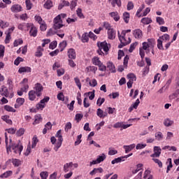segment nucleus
I'll return each instance as SVG.
<instances>
[{
	"label": "nucleus",
	"instance_id": "nucleus-1",
	"mask_svg": "<svg viewBox=\"0 0 179 179\" xmlns=\"http://www.w3.org/2000/svg\"><path fill=\"white\" fill-rule=\"evenodd\" d=\"M127 33H131V29L123 30L121 34H120V31L117 32V36L121 43V44L118 45V48H122V47H125V45H128V44L131 43V38H128L127 41L125 38Z\"/></svg>",
	"mask_w": 179,
	"mask_h": 179
},
{
	"label": "nucleus",
	"instance_id": "nucleus-2",
	"mask_svg": "<svg viewBox=\"0 0 179 179\" xmlns=\"http://www.w3.org/2000/svg\"><path fill=\"white\" fill-rule=\"evenodd\" d=\"M97 46L99 47V50L97 51L99 55H103V54H104L103 52H108L109 49L107 42H98Z\"/></svg>",
	"mask_w": 179,
	"mask_h": 179
},
{
	"label": "nucleus",
	"instance_id": "nucleus-3",
	"mask_svg": "<svg viewBox=\"0 0 179 179\" xmlns=\"http://www.w3.org/2000/svg\"><path fill=\"white\" fill-rule=\"evenodd\" d=\"M154 47L155 39H148V42L143 43V48H141L147 51V52H149L150 50H153Z\"/></svg>",
	"mask_w": 179,
	"mask_h": 179
},
{
	"label": "nucleus",
	"instance_id": "nucleus-4",
	"mask_svg": "<svg viewBox=\"0 0 179 179\" xmlns=\"http://www.w3.org/2000/svg\"><path fill=\"white\" fill-rule=\"evenodd\" d=\"M53 29L58 30L64 27L62 24V20H61V15H57L53 20Z\"/></svg>",
	"mask_w": 179,
	"mask_h": 179
},
{
	"label": "nucleus",
	"instance_id": "nucleus-5",
	"mask_svg": "<svg viewBox=\"0 0 179 179\" xmlns=\"http://www.w3.org/2000/svg\"><path fill=\"white\" fill-rule=\"evenodd\" d=\"M34 90L35 93L36 94L37 97H40L41 94H43L42 92L44 90V87L41 83H36L35 84V86L34 87Z\"/></svg>",
	"mask_w": 179,
	"mask_h": 179
},
{
	"label": "nucleus",
	"instance_id": "nucleus-6",
	"mask_svg": "<svg viewBox=\"0 0 179 179\" xmlns=\"http://www.w3.org/2000/svg\"><path fill=\"white\" fill-rule=\"evenodd\" d=\"M10 149H12L16 155H20L22 150H23V145H21L20 143L13 144L10 146Z\"/></svg>",
	"mask_w": 179,
	"mask_h": 179
},
{
	"label": "nucleus",
	"instance_id": "nucleus-7",
	"mask_svg": "<svg viewBox=\"0 0 179 179\" xmlns=\"http://www.w3.org/2000/svg\"><path fill=\"white\" fill-rule=\"evenodd\" d=\"M153 152L154 153L150 155V157H160V155H162V148H160L159 146H154Z\"/></svg>",
	"mask_w": 179,
	"mask_h": 179
},
{
	"label": "nucleus",
	"instance_id": "nucleus-8",
	"mask_svg": "<svg viewBox=\"0 0 179 179\" xmlns=\"http://www.w3.org/2000/svg\"><path fill=\"white\" fill-rule=\"evenodd\" d=\"M29 29H30L29 36H31V37H37V27H36V26H34L33 23H31V25L29 26Z\"/></svg>",
	"mask_w": 179,
	"mask_h": 179
},
{
	"label": "nucleus",
	"instance_id": "nucleus-9",
	"mask_svg": "<svg viewBox=\"0 0 179 179\" xmlns=\"http://www.w3.org/2000/svg\"><path fill=\"white\" fill-rule=\"evenodd\" d=\"M11 12L13 13H19L23 10V8L20 4H13L10 8Z\"/></svg>",
	"mask_w": 179,
	"mask_h": 179
},
{
	"label": "nucleus",
	"instance_id": "nucleus-10",
	"mask_svg": "<svg viewBox=\"0 0 179 179\" xmlns=\"http://www.w3.org/2000/svg\"><path fill=\"white\" fill-rule=\"evenodd\" d=\"M21 85H22V87L21 88V90L27 93V90H29V79L24 78L21 82Z\"/></svg>",
	"mask_w": 179,
	"mask_h": 179
},
{
	"label": "nucleus",
	"instance_id": "nucleus-11",
	"mask_svg": "<svg viewBox=\"0 0 179 179\" xmlns=\"http://www.w3.org/2000/svg\"><path fill=\"white\" fill-rule=\"evenodd\" d=\"M31 23L23 22L18 24L17 29H19V30H22V31H23V30H29V27L31 26Z\"/></svg>",
	"mask_w": 179,
	"mask_h": 179
},
{
	"label": "nucleus",
	"instance_id": "nucleus-12",
	"mask_svg": "<svg viewBox=\"0 0 179 179\" xmlns=\"http://www.w3.org/2000/svg\"><path fill=\"white\" fill-rule=\"evenodd\" d=\"M5 142L7 153L9 154V152H10V143H12V139L10 138L8 141L7 133H5Z\"/></svg>",
	"mask_w": 179,
	"mask_h": 179
},
{
	"label": "nucleus",
	"instance_id": "nucleus-13",
	"mask_svg": "<svg viewBox=\"0 0 179 179\" xmlns=\"http://www.w3.org/2000/svg\"><path fill=\"white\" fill-rule=\"evenodd\" d=\"M67 55L70 59H76V52L73 48L69 49Z\"/></svg>",
	"mask_w": 179,
	"mask_h": 179
},
{
	"label": "nucleus",
	"instance_id": "nucleus-14",
	"mask_svg": "<svg viewBox=\"0 0 179 179\" xmlns=\"http://www.w3.org/2000/svg\"><path fill=\"white\" fill-rule=\"evenodd\" d=\"M141 103V101H139V99H137L134 103L131 104V106L129 108L128 111L129 113H131V111L134 110H136L138 108V106H139Z\"/></svg>",
	"mask_w": 179,
	"mask_h": 179
},
{
	"label": "nucleus",
	"instance_id": "nucleus-15",
	"mask_svg": "<svg viewBox=\"0 0 179 179\" xmlns=\"http://www.w3.org/2000/svg\"><path fill=\"white\" fill-rule=\"evenodd\" d=\"M0 94L1 96H4V97H8L9 96L8 88L3 85L0 89Z\"/></svg>",
	"mask_w": 179,
	"mask_h": 179
},
{
	"label": "nucleus",
	"instance_id": "nucleus-16",
	"mask_svg": "<svg viewBox=\"0 0 179 179\" xmlns=\"http://www.w3.org/2000/svg\"><path fill=\"white\" fill-rule=\"evenodd\" d=\"M19 73H30L31 68L29 66L20 67L18 70Z\"/></svg>",
	"mask_w": 179,
	"mask_h": 179
},
{
	"label": "nucleus",
	"instance_id": "nucleus-17",
	"mask_svg": "<svg viewBox=\"0 0 179 179\" xmlns=\"http://www.w3.org/2000/svg\"><path fill=\"white\" fill-rule=\"evenodd\" d=\"M136 145L135 143L129 145H124L123 149L125 150V153H129L133 149H135Z\"/></svg>",
	"mask_w": 179,
	"mask_h": 179
},
{
	"label": "nucleus",
	"instance_id": "nucleus-18",
	"mask_svg": "<svg viewBox=\"0 0 179 179\" xmlns=\"http://www.w3.org/2000/svg\"><path fill=\"white\" fill-rule=\"evenodd\" d=\"M115 35L116 32L113 29L108 31V38H109V40H114V38H115Z\"/></svg>",
	"mask_w": 179,
	"mask_h": 179
},
{
	"label": "nucleus",
	"instance_id": "nucleus-19",
	"mask_svg": "<svg viewBox=\"0 0 179 179\" xmlns=\"http://www.w3.org/2000/svg\"><path fill=\"white\" fill-rule=\"evenodd\" d=\"M86 82H87L91 87H96L97 86V80L96 79L90 80V78H86Z\"/></svg>",
	"mask_w": 179,
	"mask_h": 179
},
{
	"label": "nucleus",
	"instance_id": "nucleus-20",
	"mask_svg": "<svg viewBox=\"0 0 179 179\" xmlns=\"http://www.w3.org/2000/svg\"><path fill=\"white\" fill-rule=\"evenodd\" d=\"M96 115L99 117V118H105V117H107L108 113L107 112L103 111L101 108H98L96 110Z\"/></svg>",
	"mask_w": 179,
	"mask_h": 179
},
{
	"label": "nucleus",
	"instance_id": "nucleus-21",
	"mask_svg": "<svg viewBox=\"0 0 179 179\" xmlns=\"http://www.w3.org/2000/svg\"><path fill=\"white\" fill-rule=\"evenodd\" d=\"M28 96H29V99L31 101H34V100H36L37 94L36 93V91L31 90L29 92Z\"/></svg>",
	"mask_w": 179,
	"mask_h": 179
},
{
	"label": "nucleus",
	"instance_id": "nucleus-22",
	"mask_svg": "<svg viewBox=\"0 0 179 179\" xmlns=\"http://www.w3.org/2000/svg\"><path fill=\"white\" fill-rule=\"evenodd\" d=\"M24 103V98H18L16 100V104H15V108H19L20 106H23Z\"/></svg>",
	"mask_w": 179,
	"mask_h": 179
},
{
	"label": "nucleus",
	"instance_id": "nucleus-23",
	"mask_svg": "<svg viewBox=\"0 0 179 179\" xmlns=\"http://www.w3.org/2000/svg\"><path fill=\"white\" fill-rule=\"evenodd\" d=\"M133 35L134 36L135 38H141L143 34L141 29H135L133 32Z\"/></svg>",
	"mask_w": 179,
	"mask_h": 179
},
{
	"label": "nucleus",
	"instance_id": "nucleus-24",
	"mask_svg": "<svg viewBox=\"0 0 179 179\" xmlns=\"http://www.w3.org/2000/svg\"><path fill=\"white\" fill-rule=\"evenodd\" d=\"M43 121V118L41 117V115H36L34 117V121L33 122V125H37L38 124H40Z\"/></svg>",
	"mask_w": 179,
	"mask_h": 179
},
{
	"label": "nucleus",
	"instance_id": "nucleus-25",
	"mask_svg": "<svg viewBox=\"0 0 179 179\" xmlns=\"http://www.w3.org/2000/svg\"><path fill=\"white\" fill-rule=\"evenodd\" d=\"M159 39L162 40V43H167V41H170V35L165 34L162 36H159Z\"/></svg>",
	"mask_w": 179,
	"mask_h": 179
},
{
	"label": "nucleus",
	"instance_id": "nucleus-26",
	"mask_svg": "<svg viewBox=\"0 0 179 179\" xmlns=\"http://www.w3.org/2000/svg\"><path fill=\"white\" fill-rule=\"evenodd\" d=\"M72 167H73V163L69 162V163L65 164L64 165V173H68V171H69V169H72Z\"/></svg>",
	"mask_w": 179,
	"mask_h": 179
},
{
	"label": "nucleus",
	"instance_id": "nucleus-27",
	"mask_svg": "<svg viewBox=\"0 0 179 179\" xmlns=\"http://www.w3.org/2000/svg\"><path fill=\"white\" fill-rule=\"evenodd\" d=\"M80 41H82V43H89V34H87V32L83 34L80 38Z\"/></svg>",
	"mask_w": 179,
	"mask_h": 179
},
{
	"label": "nucleus",
	"instance_id": "nucleus-28",
	"mask_svg": "<svg viewBox=\"0 0 179 179\" xmlns=\"http://www.w3.org/2000/svg\"><path fill=\"white\" fill-rule=\"evenodd\" d=\"M53 6L54 5L52 3V1L51 0H47L43 5V8H45V9H51V8H52Z\"/></svg>",
	"mask_w": 179,
	"mask_h": 179
},
{
	"label": "nucleus",
	"instance_id": "nucleus-29",
	"mask_svg": "<svg viewBox=\"0 0 179 179\" xmlns=\"http://www.w3.org/2000/svg\"><path fill=\"white\" fill-rule=\"evenodd\" d=\"M43 51H44V49H43L41 46H38L36 52H35V57H38V58H40V57H43Z\"/></svg>",
	"mask_w": 179,
	"mask_h": 179
},
{
	"label": "nucleus",
	"instance_id": "nucleus-30",
	"mask_svg": "<svg viewBox=\"0 0 179 179\" xmlns=\"http://www.w3.org/2000/svg\"><path fill=\"white\" fill-rule=\"evenodd\" d=\"M110 16L113 17L115 22H118L120 20V15L117 12H112L109 13Z\"/></svg>",
	"mask_w": 179,
	"mask_h": 179
},
{
	"label": "nucleus",
	"instance_id": "nucleus-31",
	"mask_svg": "<svg viewBox=\"0 0 179 179\" xmlns=\"http://www.w3.org/2000/svg\"><path fill=\"white\" fill-rule=\"evenodd\" d=\"M13 174V172L12 171H7L4 172L3 174L0 175V178H8L10 177Z\"/></svg>",
	"mask_w": 179,
	"mask_h": 179
},
{
	"label": "nucleus",
	"instance_id": "nucleus-32",
	"mask_svg": "<svg viewBox=\"0 0 179 179\" xmlns=\"http://www.w3.org/2000/svg\"><path fill=\"white\" fill-rule=\"evenodd\" d=\"M107 68L109 69V70L110 71V72H112L113 73H115L116 70H115V66H114V64H113V62H108L107 64Z\"/></svg>",
	"mask_w": 179,
	"mask_h": 179
},
{
	"label": "nucleus",
	"instance_id": "nucleus-33",
	"mask_svg": "<svg viewBox=\"0 0 179 179\" xmlns=\"http://www.w3.org/2000/svg\"><path fill=\"white\" fill-rule=\"evenodd\" d=\"M155 138L156 141H163V133H162L161 131H157L155 134Z\"/></svg>",
	"mask_w": 179,
	"mask_h": 179
},
{
	"label": "nucleus",
	"instance_id": "nucleus-34",
	"mask_svg": "<svg viewBox=\"0 0 179 179\" xmlns=\"http://www.w3.org/2000/svg\"><path fill=\"white\" fill-rule=\"evenodd\" d=\"M121 162H125V159H124V157H119L112 160L111 164H117L118 163H121Z\"/></svg>",
	"mask_w": 179,
	"mask_h": 179
},
{
	"label": "nucleus",
	"instance_id": "nucleus-35",
	"mask_svg": "<svg viewBox=\"0 0 179 179\" xmlns=\"http://www.w3.org/2000/svg\"><path fill=\"white\" fill-rule=\"evenodd\" d=\"M108 150L109 151L108 152V155L109 156H114L118 153V150L114 149L113 148H109Z\"/></svg>",
	"mask_w": 179,
	"mask_h": 179
},
{
	"label": "nucleus",
	"instance_id": "nucleus-36",
	"mask_svg": "<svg viewBox=\"0 0 179 179\" xmlns=\"http://www.w3.org/2000/svg\"><path fill=\"white\" fill-rule=\"evenodd\" d=\"M54 34H57V29L54 28H50L47 33V37H51V36H54Z\"/></svg>",
	"mask_w": 179,
	"mask_h": 179
},
{
	"label": "nucleus",
	"instance_id": "nucleus-37",
	"mask_svg": "<svg viewBox=\"0 0 179 179\" xmlns=\"http://www.w3.org/2000/svg\"><path fill=\"white\" fill-rule=\"evenodd\" d=\"M110 2L113 8H115V5L121 6V0H108Z\"/></svg>",
	"mask_w": 179,
	"mask_h": 179
},
{
	"label": "nucleus",
	"instance_id": "nucleus-38",
	"mask_svg": "<svg viewBox=\"0 0 179 179\" xmlns=\"http://www.w3.org/2000/svg\"><path fill=\"white\" fill-rule=\"evenodd\" d=\"M106 157H107L106 156V155L104 153H102L101 155L97 157L96 158L97 162L100 164L101 163V162H104Z\"/></svg>",
	"mask_w": 179,
	"mask_h": 179
},
{
	"label": "nucleus",
	"instance_id": "nucleus-39",
	"mask_svg": "<svg viewBox=\"0 0 179 179\" xmlns=\"http://www.w3.org/2000/svg\"><path fill=\"white\" fill-rule=\"evenodd\" d=\"M146 146H148V145L146 143H138L135 148L136 149V150H141V149H145V148H146Z\"/></svg>",
	"mask_w": 179,
	"mask_h": 179
},
{
	"label": "nucleus",
	"instance_id": "nucleus-40",
	"mask_svg": "<svg viewBox=\"0 0 179 179\" xmlns=\"http://www.w3.org/2000/svg\"><path fill=\"white\" fill-rule=\"evenodd\" d=\"M66 45H68V43H66V41H63L59 44V47L60 48V51L62 52L65 48H66Z\"/></svg>",
	"mask_w": 179,
	"mask_h": 179
},
{
	"label": "nucleus",
	"instance_id": "nucleus-41",
	"mask_svg": "<svg viewBox=\"0 0 179 179\" xmlns=\"http://www.w3.org/2000/svg\"><path fill=\"white\" fill-rule=\"evenodd\" d=\"M141 23L143 24H150V23H152V19L149 17H143L141 19Z\"/></svg>",
	"mask_w": 179,
	"mask_h": 179
},
{
	"label": "nucleus",
	"instance_id": "nucleus-42",
	"mask_svg": "<svg viewBox=\"0 0 179 179\" xmlns=\"http://www.w3.org/2000/svg\"><path fill=\"white\" fill-rule=\"evenodd\" d=\"M144 9H145V4H142L141 6H140L139 8L137 10L136 16H138V17H141L142 15H141V12H142V10Z\"/></svg>",
	"mask_w": 179,
	"mask_h": 179
},
{
	"label": "nucleus",
	"instance_id": "nucleus-43",
	"mask_svg": "<svg viewBox=\"0 0 179 179\" xmlns=\"http://www.w3.org/2000/svg\"><path fill=\"white\" fill-rule=\"evenodd\" d=\"M101 63V61H100V59L97 57H95L92 59V64L94 65H96V66H99Z\"/></svg>",
	"mask_w": 179,
	"mask_h": 179
},
{
	"label": "nucleus",
	"instance_id": "nucleus-44",
	"mask_svg": "<svg viewBox=\"0 0 179 179\" xmlns=\"http://www.w3.org/2000/svg\"><path fill=\"white\" fill-rule=\"evenodd\" d=\"M173 124H174V122L169 119H165L164 121V125H165V127H171Z\"/></svg>",
	"mask_w": 179,
	"mask_h": 179
},
{
	"label": "nucleus",
	"instance_id": "nucleus-45",
	"mask_svg": "<svg viewBox=\"0 0 179 179\" xmlns=\"http://www.w3.org/2000/svg\"><path fill=\"white\" fill-rule=\"evenodd\" d=\"M9 27V22H4L2 20H0V27L1 29H6V27Z\"/></svg>",
	"mask_w": 179,
	"mask_h": 179
},
{
	"label": "nucleus",
	"instance_id": "nucleus-46",
	"mask_svg": "<svg viewBox=\"0 0 179 179\" xmlns=\"http://www.w3.org/2000/svg\"><path fill=\"white\" fill-rule=\"evenodd\" d=\"M1 119L3 120V121H5V122H6L7 124H9L10 125H11L12 120L9 119L8 115H3L1 117Z\"/></svg>",
	"mask_w": 179,
	"mask_h": 179
},
{
	"label": "nucleus",
	"instance_id": "nucleus-47",
	"mask_svg": "<svg viewBox=\"0 0 179 179\" xmlns=\"http://www.w3.org/2000/svg\"><path fill=\"white\" fill-rule=\"evenodd\" d=\"M25 4H26L27 10H30V9L33 8V3H31V1L30 0H26Z\"/></svg>",
	"mask_w": 179,
	"mask_h": 179
},
{
	"label": "nucleus",
	"instance_id": "nucleus-48",
	"mask_svg": "<svg viewBox=\"0 0 179 179\" xmlns=\"http://www.w3.org/2000/svg\"><path fill=\"white\" fill-rule=\"evenodd\" d=\"M36 110H41V111H43V110H44V108H45V105H44L41 102H39L36 104Z\"/></svg>",
	"mask_w": 179,
	"mask_h": 179
},
{
	"label": "nucleus",
	"instance_id": "nucleus-49",
	"mask_svg": "<svg viewBox=\"0 0 179 179\" xmlns=\"http://www.w3.org/2000/svg\"><path fill=\"white\" fill-rule=\"evenodd\" d=\"M143 166V165L142 164H137V168L136 169H134L132 171V173L133 174H136V173H138V171H141V170H142V167Z\"/></svg>",
	"mask_w": 179,
	"mask_h": 179
},
{
	"label": "nucleus",
	"instance_id": "nucleus-50",
	"mask_svg": "<svg viewBox=\"0 0 179 179\" xmlns=\"http://www.w3.org/2000/svg\"><path fill=\"white\" fill-rule=\"evenodd\" d=\"M12 163L15 167H19L22 164V162L17 159H13Z\"/></svg>",
	"mask_w": 179,
	"mask_h": 179
},
{
	"label": "nucleus",
	"instance_id": "nucleus-51",
	"mask_svg": "<svg viewBox=\"0 0 179 179\" xmlns=\"http://www.w3.org/2000/svg\"><path fill=\"white\" fill-rule=\"evenodd\" d=\"M62 142L63 141H58V142L55 145V147H54L55 152H58V149H59V148L62 146Z\"/></svg>",
	"mask_w": 179,
	"mask_h": 179
},
{
	"label": "nucleus",
	"instance_id": "nucleus-52",
	"mask_svg": "<svg viewBox=\"0 0 179 179\" xmlns=\"http://www.w3.org/2000/svg\"><path fill=\"white\" fill-rule=\"evenodd\" d=\"M82 142V134H80L77 136V139L74 143L75 146H78V145H80Z\"/></svg>",
	"mask_w": 179,
	"mask_h": 179
},
{
	"label": "nucleus",
	"instance_id": "nucleus-53",
	"mask_svg": "<svg viewBox=\"0 0 179 179\" xmlns=\"http://www.w3.org/2000/svg\"><path fill=\"white\" fill-rule=\"evenodd\" d=\"M156 22L160 26H162V24H164V19L162 17H156Z\"/></svg>",
	"mask_w": 179,
	"mask_h": 179
},
{
	"label": "nucleus",
	"instance_id": "nucleus-54",
	"mask_svg": "<svg viewBox=\"0 0 179 179\" xmlns=\"http://www.w3.org/2000/svg\"><path fill=\"white\" fill-rule=\"evenodd\" d=\"M129 80H131V82H135L136 81V76L134 73H129L127 75Z\"/></svg>",
	"mask_w": 179,
	"mask_h": 179
},
{
	"label": "nucleus",
	"instance_id": "nucleus-55",
	"mask_svg": "<svg viewBox=\"0 0 179 179\" xmlns=\"http://www.w3.org/2000/svg\"><path fill=\"white\" fill-rule=\"evenodd\" d=\"M76 13H77V15L78 16V17H80V19H85V15H83L81 8H78L76 10Z\"/></svg>",
	"mask_w": 179,
	"mask_h": 179
},
{
	"label": "nucleus",
	"instance_id": "nucleus-56",
	"mask_svg": "<svg viewBox=\"0 0 179 179\" xmlns=\"http://www.w3.org/2000/svg\"><path fill=\"white\" fill-rule=\"evenodd\" d=\"M38 143V138H37V136H34L32 138V145L31 148H34L37 145V143Z\"/></svg>",
	"mask_w": 179,
	"mask_h": 179
},
{
	"label": "nucleus",
	"instance_id": "nucleus-57",
	"mask_svg": "<svg viewBox=\"0 0 179 179\" xmlns=\"http://www.w3.org/2000/svg\"><path fill=\"white\" fill-rule=\"evenodd\" d=\"M4 109L6 111H9L10 113H16V110L15 108L8 105L4 106Z\"/></svg>",
	"mask_w": 179,
	"mask_h": 179
},
{
	"label": "nucleus",
	"instance_id": "nucleus-58",
	"mask_svg": "<svg viewBox=\"0 0 179 179\" xmlns=\"http://www.w3.org/2000/svg\"><path fill=\"white\" fill-rule=\"evenodd\" d=\"M123 19L125 23H128L129 22V14L127 12L123 13Z\"/></svg>",
	"mask_w": 179,
	"mask_h": 179
},
{
	"label": "nucleus",
	"instance_id": "nucleus-59",
	"mask_svg": "<svg viewBox=\"0 0 179 179\" xmlns=\"http://www.w3.org/2000/svg\"><path fill=\"white\" fill-rule=\"evenodd\" d=\"M167 163H169V165L167 166L166 173H169V171H170V170L173 167V163L171 162V158L168 159Z\"/></svg>",
	"mask_w": 179,
	"mask_h": 179
},
{
	"label": "nucleus",
	"instance_id": "nucleus-60",
	"mask_svg": "<svg viewBox=\"0 0 179 179\" xmlns=\"http://www.w3.org/2000/svg\"><path fill=\"white\" fill-rule=\"evenodd\" d=\"M40 177L41 179H47L48 178V172L47 171H42L40 173Z\"/></svg>",
	"mask_w": 179,
	"mask_h": 179
},
{
	"label": "nucleus",
	"instance_id": "nucleus-61",
	"mask_svg": "<svg viewBox=\"0 0 179 179\" xmlns=\"http://www.w3.org/2000/svg\"><path fill=\"white\" fill-rule=\"evenodd\" d=\"M21 44H23V40L22 38L17 39L13 43L14 47H17V45H20Z\"/></svg>",
	"mask_w": 179,
	"mask_h": 179
},
{
	"label": "nucleus",
	"instance_id": "nucleus-62",
	"mask_svg": "<svg viewBox=\"0 0 179 179\" xmlns=\"http://www.w3.org/2000/svg\"><path fill=\"white\" fill-rule=\"evenodd\" d=\"M136 45H138V42H134L130 45V48L129 49V51L130 52H132L136 48Z\"/></svg>",
	"mask_w": 179,
	"mask_h": 179
},
{
	"label": "nucleus",
	"instance_id": "nucleus-63",
	"mask_svg": "<svg viewBox=\"0 0 179 179\" xmlns=\"http://www.w3.org/2000/svg\"><path fill=\"white\" fill-rule=\"evenodd\" d=\"M157 48L159 50H164V48H163V41L161 39L157 40Z\"/></svg>",
	"mask_w": 179,
	"mask_h": 179
},
{
	"label": "nucleus",
	"instance_id": "nucleus-64",
	"mask_svg": "<svg viewBox=\"0 0 179 179\" xmlns=\"http://www.w3.org/2000/svg\"><path fill=\"white\" fill-rule=\"evenodd\" d=\"M56 138H58V141H63L64 138H62V131L59 130L56 134Z\"/></svg>",
	"mask_w": 179,
	"mask_h": 179
}]
</instances>
